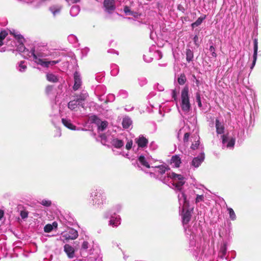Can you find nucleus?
Segmentation results:
<instances>
[{
	"mask_svg": "<svg viewBox=\"0 0 261 261\" xmlns=\"http://www.w3.org/2000/svg\"><path fill=\"white\" fill-rule=\"evenodd\" d=\"M167 169L165 165H157L153 163L151 167L150 173L151 175L164 183H171L178 192L182 190V186L186 182V178L181 174L174 172L166 173Z\"/></svg>",
	"mask_w": 261,
	"mask_h": 261,
	"instance_id": "f257e3e1",
	"label": "nucleus"
},
{
	"mask_svg": "<svg viewBox=\"0 0 261 261\" xmlns=\"http://www.w3.org/2000/svg\"><path fill=\"white\" fill-rule=\"evenodd\" d=\"M29 56L28 59L34 61L37 64L40 65L44 67H48L49 66H54L59 63L61 60L47 61L44 58L48 56L45 50V48H34L30 51H27Z\"/></svg>",
	"mask_w": 261,
	"mask_h": 261,
	"instance_id": "f03ea898",
	"label": "nucleus"
},
{
	"mask_svg": "<svg viewBox=\"0 0 261 261\" xmlns=\"http://www.w3.org/2000/svg\"><path fill=\"white\" fill-rule=\"evenodd\" d=\"M178 198L179 204V208L181 207L182 209V224L185 229L186 230V226L191 219V213L190 211L187 210L189 206V202L187 200L186 195L182 190L178 192Z\"/></svg>",
	"mask_w": 261,
	"mask_h": 261,
	"instance_id": "7ed1b4c3",
	"label": "nucleus"
},
{
	"mask_svg": "<svg viewBox=\"0 0 261 261\" xmlns=\"http://www.w3.org/2000/svg\"><path fill=\"white\" fill-rule=\"evenodd\" d=\"M190 248L191 251L198 260L201 259L206 261V255L204 254L203 247H201V242H196V240L193 237V239L190 240Z\"/></svg>",
	"mask_w": 261,
	"mask_h": 261,
	"instance_id": "20e7f679",
	"label": "nucleus"
},
{
	"mask_svg": "<svg viewBox=\"0 0 261 261\" xmlns=\"http://www.w3.org/2000/svg\"><path fill=\"white\" fill-rule=\"evenodd\" d=\"M92 204L97 206H100L106 202V195L103 190L97 189L93 191L91 194Z\"/></svg>",
	"mask_w": 261,
	"mask_h": 261,
	"instance_id": "39448f33",
	"label": "nucleus"
},
{
	"mask_svg": "<svg viewBox=\"0 0 261 261\" xmlns=\"http://www.w3.org/2000/svg\"><path fill=\"white\" fill-rule=\"evenodd\" d=\"M180 106L184 114H187L191 109L188 86H185L181 90Z\"/></svg>",
	"mask_w": 261,
	"mask_h": 261,
	"instance_id": "423d86ee",
	"label": "nucleus"
},
{
	"mask_svg": "<svg viewBox=\"0 0 261 261\" xmlns=\"http://www.w3.org/2000/svg\"><path fill=\"white\" fill-rule=\"evenodd\" d=\"M189 141L192 142L191 148L195 150L198 148L199 145V137L197 134H193L191 136L188 133H186L184 135V142L185 144H188Z\"/></svg>",
	"mask_w": 261,
	"mask_h": 261,
	"instance_id": "0eeeda50",
	"label": "nucleus"
},
{
	"mask_svg": "<svg viewBox=\"0 0 261 261\" xmlns=\"http://www.w3.org/2000/svg\"><path fill=\"white\" fill-rule=\"evenodd\" d=\"M78 237L77 231L73 228H69L67 231L61 233V237L58 240L65 242L69 240H75Z\"/></svg>",
	"mask_w": 261,
	"mask_h": 261,
	"instance_id": "6e6552de",
	"label": "nucleus"
},
{
	"mask_svg": "<svg viewBox=\"0 0 261 261\" xmlns=\"http://www.w3.org/2000/svg\"><path fill=\"white\" fill-rule=\"evenodd\" d=\"M223 147L232 149L233 148L236 139L228 135H223L222 136Z\"/></svg>",
	"mask_w": 261,
	"mask_h": 261,
	"instance_id": "1a4fd4ad",
	"label": "nucleus"
},
{
	"mask_svg": "<svg viewBox=\"0 0 261 261\" xmlns=\"http://www.w3.org/2000/svg\"><path fill=\"white\" fill-rule=\"evenodd\" d=\"M138 161L144 167L149 169L151 168L153 163H155L154 159L148 156L145 157L144 155H140L138 159Z\"/></svg>",
	"mask_w": 261,
	"mask_h": 261,
	"instance_id": "9d476101",
	"label": "nucleus"
},
{
	"mask_svg": "<svg viewBox=\"0 0 261 261\" xmlns=\"http://www.w3.org/2000/svg\"><path fill=\"white\" fill-rule=\"evenodd\" d=\"M117 0H104L103 6L105 10L109 13H112L115 9V2Z\"/></svg>",
	"mask_w": 261,
	"mask_h": 261,
	"instance_id": "9b49d317",
	"label": "nucleus"
},
{
	"mask_svg": "<svg viewBox=\"0 0 261 261\" xmlns=\"http://www.w3.org/2000/svg\"><path fill=\"white\" fill-rule=\"evenodd\" d=\"M204 159V154L203 152H201L199 155L194 158L192 162L191 165L195 168L198 167L203 162Z\"/></svg>",
	"mask_w": 261,
	"mask_h": 261,
	"instance_id": "f8f14e48",
	"label": "nucleus"
},
{
	"mask_svg": "<svg viewBox=\"0 0 261 261\" xmlns=\"http://www.w3.org/2000/svg\"><path fill=\"white\" fill-rule=\"evenodd\" d=\"M64 251L69 258H73L75 256V250L69 244H65L64 246Z\"/></svg>",
	"mask_w": 261,
	"mask_h": 261,
	"instance_id": "ddd939ff",
	"label": "nucleus"
},
{
	"mask_svg": "<svg viewBox=\"0 0 261 261\" xmlns=\"http://www.w3.org/2000/svg\"><path fill=\"white\" fill-rule=\"evenodd\" d=\"M62 9V6L61 5H54L51 6L49 10L54 17H56L59 15Z\"/></svg>",
	"mask_w": 261,
	"mask_h": 261,
	"instance_id": "4468645a",
	"label": "nucleus"
},
{
	"mask_svg": "<svg viewBox=\"0 0 261 261\" xmlns=\"http://www.w3.org/2000/svg\"><path fill=\"white\" fill-rule=\"evenodd\" d=\"M62 122L63 124L68 129L71 130H81L80 128H76V127L71 123L70 119L67 118H62Z\"/></svg>",
	"mask_w": 261,
	"mask_h": 261,
	"instance_id": "2eb2a0df",
	"label": "nucleus"
},
{
	"mask_svg": "<svg viewBox=\"0 0 261 261\" xmlns=\"http://www.w3.org/2000/svg\"><path fill=\"white\" fill-rule=\"evenodd\" d=\"M216 132L218 134H223L224 132V126L223 120H220L219 119L216 120Z\"/></svg>",
	"mask_w": 261,
	"mask_h": 261,
	"instance_id": "dca6fc26",
	"label": "nucleus"
},
{
	"mask_svg": "<svg viewBox=\"0 0 261 261\" xmlns=\"http://www.w3.org/2000/svg\"><path fill=\"white\" fill-rule=\"evenodd\" d=\"M74 84L73 87L74 90L76 91L80 87L82 81L80 74L75 72L74 74Z\"/></svg>",
	"mask_w": 261,
	"mask_h": 261,
	"instance_id": "f3484780",
	"label": "nucleus"
},
{
	"mask_svg": "<svg viewBox=\"0 0 261 261\" xmlns=\"http://www.w3.org/2000/svg\"><path fill=\"white\" fill-rule=\"evenodd\" d=\"M181 163V159L178 155L172 156L170 160V164L173 167H179Z\"/></svg>",
	"mask_w": 261,
	"mask_h": 261,
	"instance_id": "a211bd4d",
	"label": "nucleus"
},
{
	"mask_svg": "<svg viewBox=\"0 0 261 261\" xmlns=\"http://www.w3.org/2000/svg\"><path fill=\"white\" fill-rule=\"evenodd\" d=\"M136 143L138 144L139 147L143 148L146 146L148 140L143 136H140L139 138L136 139Z\"/></svg>",
	"mask_w": 261,
	"mask_h": 261,
	"instance_id": "6ab92c4d",
	"label": "nucleus"
},
{
	"mask_svg": "<svg viewBox=\"0 0 261 261\" xmlns=\"http://www.w3.org/2000/svg\"><path fill=\"white\" fill-rule=\"evenodd\" d=\"M257 39H254V53H253V61L252 64L251 66V69H252L254 67V66L255 65L256 61L257 60V50H258V45H257Z\"/></svg>",
	"mask_w": 261,
	"mask_h": 261,
	"instance_id": "aec40b11",
	"label": "nucleus"
},
{
	"mask_svg": "<svg viewBox=\"0 0 261 261\" xmlns=\"http://www.w3.org/2000/svg\"><path fill=\"white\" fill-rule=\"evenodd\" d=\"M257 39H254V53H253V61L252 64L251 66V69H252L254 67V66L255 65L256 61L257 60V50H258V45H257Z\"/></svg>",
	"mask_w": 261,
	"mask_h": 261,
	"instance_id": "412c9836",
	"label": "nucleus"
},
{
	"mask_svg": "<svg viewBox=\"0 0 261 261\" xmlns=\"http://www.w3.org/2000/svg\"><path fill=\"white\" fill-rule=\"evenodd\" d=\"M257 39H254V53H253V61L252 64L251 66V69H252L254 67V66L255 65L256 61L257 60V50H258V45H257Z\"/></svg>",
	"mask_w": 261,
	"mask_h": 261,
	"instance_id": "4be33fe9",
	"label": "nucleus"
},
{
	"mask_svg": "<svg viewBox=\"0 0 261 261\" xmlns=\"http://www.w3.org/2000/svg\"><path fill=\"white\" fill-rule=\"evenodd\" d=\"M120 224V218L119 216H117L116 217H111L109 225L113 227H117Z\"/></svg>",
	"mask_w": 261,
	"mask_h": 261,
	"instance_id": "5701e85b",
	"label": "nucleus"
},
{
	"mask_svg": "<svg viewBox=\"0 0 261 261\" xmlns=\"http://www.w3.org/2000/svg\"><path fill=\"white\" fill-rule=\"evenodd\" d=\"M112 145L116 148H120L124 145V143L121 140L114 138L111 141Z\"/></svg>",
	"mask_w": 261,
	"mask_h": 261,
	"instance_id": "b1692460",
	"label": "nucleus"
},
{
	"mask_svg": "<svg viewBox=\"0 0 261 261\" xmlns=\"http://www.w3.org/2000/svg\"><path fill=\"white\" fill-rule=\"evenodd\" d=\"M227 252V243L226 242H223L220 249L219 256L221 258H223L225 256Z\"/></svg>",
	"mask_w": 261,
	"mask_h": 261,
	"instance_id": "393cba45",
	"label": "nucleus"
},
{
	"mask_svg": "<svg viewBox=\"0 0 261 261\" xmlns=\"http://www.w3.org/2000/svg\"><path fill=\"white\" fill-rule=\"evenodd\" d=\"M17 49L19 51L21 52L22 53V56L27 59H28L29 56L27 55L28 52L27 51H29L28 49H27L22 43H20L17 47Z\"/></svg>",
	"mask_w": 261,
	"mask_h": 261,
	"instance_id": "a878e982",
	"label": "nucleus"
},
{
	"mask_svg": "<svg viewBox=\"0 0 261 261\" xmlns=\"http://www.w3.org/2000/svg\"><path fill=\"white\" fill-rule=\"evenodd\" d=\"M132 124V121L130 118L125 117L123 119L122 125L124 128H128Z\"/></svg>",
	"mask_w": 261,
	"mask_h": 261,
	"instance_id": "bb28decb",
	"label": "nucleus"
},
{
	"mask_svg": "<svg viewBox=\"0 0 261 261\" xmlns=\"http://www.w3.org/2000/svg\"><path fill=\"white\" fill-rule=\"evenodd\" d=\"M80 12V7L78 6H73L70 10V15L72 16H76Z\"/></svg>",
	"mask_w": 261,
	"mask_h": 261,
	"instance_id": "cd10ccee",
	"label": "nucleus"
},
{
	"mask_svg": "<svg viewBox=\"0 0 261 261\" xmlns=\"http://www.w3.org/2000/svg\"><path fill=\"white\" fill-rule=\"evenodd\" d=\"M27 68V65L25 63V62L23 61H21L20 62H19L18 65L17 67V69L20 72H21L25 71Z\"/></svg>",
	"mask_w": 261,
	"mask_h": 261,
	"instance_id": "c85d7f7f",
	"label": "nucleus"
},
{
	"mask_svg": "<svg viewBox=\"0 0 261 261\" xmlns=\"http://www.w3.org/2000/svg\"><path fill=\"white\" fill-rule=\"evenodd\" d=\"M79 101L76 99V100H73L70 101L68 105V107L70 110H74L79 103Z\"/></svg>",
	"mask_w": 261,
	"mask_h": 261,
	"instance_id": "c756f323",
	"label": "nucleus"
},
{
	"mask_svg": "<svg viewBox=\"0 0 261 261\" xmlns=\"http://www.w3.org/2000/svg\"><path fill=\"white\" fill-rule=\"evenodd\" d=\"M227 210L228 212L230 220L232 221L235 220L237 218V217L233 209L231 207H227Z\"/></svg>",
	"mask_w": 261,
	"mask_h": 261,
	"instance_id": "7c9ffc66",
	"label": "nucleus"
},
{
	"mask_svg": "<svg viewBox=\"0 0 261 261\" xmlns=\"http://www.w3.org/2000/svg\"><path fill=\"white\" fill-rule=\"evenodd\" d=\"M47 80L51 82H56L58 81V77L55 74L52 73H47L46 74Z\"/></svg>",
	"mask_w": 261,
	"mask_h": 261,
	"instance_id": "2f4dec72",
	"label": "nucleus"
},
{
	"mask_svg": "<svg viewBox=\"0 0 261 261\" xmlns=\"http://www.w3.org/2000/svg\"><path fill=\"white\" fill-rule=\"evenodd\" d=\"M193 59V53L190 49H188L186 50V60L188 62H190L192 61Z\"/></svg>",
	"mask_w": 261,
	"mask_h": 261,
	"instance_id": "473e14b6",
	"label": "nucleus"
},
{
	"mask_svg": "<svg viewBox=\"0 0 261 261\" xmlns=\"http://www.w3.org/2000/svg\"><path fill=\"white\" fill-rule=\"evenodd\" d=\"M8 33L6 31H2L0 33V47L4 44V40L6 38Z\"/></svg>",
	"mask_w": 261,
	"mask_h": 261,
	"instance_id": "72a5a7b5",
	"label": "nucleus"
},
{
	"mask_svg": "<svg viewBox=\"0 0 261 261\" xmlns=\"http://www.w3.org/2000/svg\"><path fill=\"white\" fill-rule=\"evenodd\" d=\"M205 17H206L205 15H204L203 17H199L195 22H194L192 24V27L194 28V27H198L199 25H200L201 24L202 21L205 18Z\"/></svg>",
	"mask_w": 261,
	"mask_h": 261,
	"instance_id": "f704fd0d",
	"label": "nucleus"
},
{
	"mask_svg": "<svg viewBox=\"0 0 261 261\" xmlns=\"http://www.w3.org/2000/svg\"><path fill=\"white\" fill-rule=\"evenodd\" d=\"M88 96L87 92L82 93L80 95L77 96L76 99L79 101L85 100Z\"/></svg>",
	"mask_w": 261,
	"mask_h": 261,
	"instance_id": "c9c22d12",
	"label": "nucleus"
},
{
	"mask_svg": "<svg viewBox=\"0 0 261 261\" xmlns=\"http://www.w3.org/2000/svg\"><path fill=\"white\" fill-rule=\"evenodd\" d=\"M177 81L179 84L184 85L186 81V77L185 74H181L178 77Z\"/></svg>",
	"mask_w": 261,
	"mask_h": 261,
	"instance_id": "e433bc0d",
	"label": "nucleus"
},
{
	"mask_svg": "<svg viewBox=\"0 0 261 261\" xmlns=\"http://www.w3.org/2000/svg\"><path fill=\"white\" fill-rule=\"evenodd\" d=\"M108 123L106 121H102L100 125L98 126V129L99 132H102L107 127Z\"/></svg>",
	"mask_w": 261,
	"mask_h": 261,
	"instance_id": "4c0bfd02",
	"label": "nucleus"
},
{
	"mask_svg": "<svg viewBox=\"0 0 261 261\" xmlns=\"http://www.w3.org/2000/svg\"><path fill=\"white\" fill-rule=\"evenodd\" d=\"M40 203L45 206H50L51 204V201L48 199H43L40 202Z\"/></svg>",
	"mask_w": 261,
	"mask_h": 261,
	"instance_id": "58836bf2",
	"label": "nucleus"
},
{
	"mask_svg": "<svg viewBox=\"0 0 261 261\" xmlns=\"http://www.w3.org/2000/svg\"><path fill=\"white\" fill-rule=\"evenodd\" d=\"M118 96H120L123 98H125L127 96V92L125 90H121L119 91Z\"/></svg>",
	"mask_w": 261,
	"mask_h": 261,
	"instance_id": "ea45409f",
	"label": "nucleus"
},
{
	"mask_svg": "<svg viewBox=\"0 0 261 261\" xmlns=\"http://www.w3.org/2000/svg\"><path fill=\"white\" fill-rule=\"evenodd\" d=\"M90 247V244L87 241H84L81 245V249L86 250Z\"/></svg>",
	"mask_w": 261,
	"mask_h": 261,
	"instance_id": "a19ab883",
	"label": "nucleus"
},
{
	"mask_svg": "<svg viewBox=\"0 0 261 261\" xmlns=\"http://www.w3.org/2000/svg\"><path fill=\"white\" fill-rule=\"evenodd\" d=\"M209 50L211 53V55L213 57L216 58L217 57V54L216 53L215 48L213 45L210 46Z\"/></svg>",
	"mask_w": 261,
	"mask_h": 261,
	"instance_id": "79ce46f5",
	"label": "nucleus"
},
{
	"mask_svg": "<svg viewBox=\"0 0 261 261\" xmlns=\"http://www.w3.org/2000/svg\"><path fill=\"white\" fill-rule=\"evenodd\" d=\"M53 229V225L47 224L44 226V230L46 232H50Z\"/></svg>",
	"mask_w": 261,
	"mask_h": 261,
	"instance_id": "37998d69",
	"label": "nucleus"
},
{
	"mask_svg": "<svg viewBox=\"0 0 261 261\" xmlns=\"http://www.w3.org/2000/svg\"><path fill=\"white\" fill-rule=\"evenodd\" d=\"M196 99L198 107L201 108L202 107V103L200 99V95L199 92H197L196 94Z\"/></svg>",
	"mask_w": 261,
	"mask_h": 261,
	"instance_id": "c03bdc74",
	"label": "nucleus"
},
{
	"mask_svg": "<svg viewBox=\"0 0 261 261\" xmlns=\"http://www.w3.org/2000/svg\"><path fill=\"white\" fill-rule=\"evenodd\" d=\"M171 96L172 97V98H173L174 100L175 101H176L177 102V92L176 91V90L175 89L174 90H172L171 91Z\"/></svg>",
	"mask_w": 261,
	"mask_h": 261,
	"instance_id": "a18cd8bd",
	"label": "nucleus"
},
{
	"mask_svg": "<svg viewBox=\"0 0 261 261\" xmlns=\"http://www.w3.org/2000/svg\"><path fill=\"white\" fill-rule=\"evenodd\" d=\"M138 80H139V84L141 86L145 85L147 83V80H146V78H145V77H140L138 79Z\"/></svg>",
	"mask_w": 261,
	"mask_h": 261,
	"instance_id": "49530a36",
	"label": "nucleus"
},
{
	"mask_svg": "<svg viewBox=\"0 0 261 261\" xmlns=\"http://www.w3.org/2000/svg\"><path fill=\"white\" fill-rule=\"evenodd\" d=\"M68 39L70 42H71L72 43L76 42L77 41L76 37L73 35H71L69 36L68 37Z\"/></svg>",
	"mask_w": 261,
	"mask_h": 261,
	"instance_id": "de8ad7c7",
	"label": "nucleus"
},
{
	"mask_svg": "<svg viewBox=\"0 0 261 261\" xmlns=\"http://www.w3.org/2000/svg\"><path fill=\"white\" fill-rule=\"evenodd\" d=\"M203 199H204V197L202 194H201V195L197 194V197L196 198V202L198 203V202L202 201H203Z\"/></svg>",
	"mask_w": 261,
	"mask_h": 261,
	"instance_id": "09e8293b",
	"label": "nucleus"
},
{
	"mask_svg": "<svg viewBox=\"0 0 261 261\" xmlns=\"http://www.w3.org/2000/svg\"><path fill=\"white\" fill-rule=\"evenodd\" d=\"M124 12H125L126 15H133V13L130 11V9L128 7L126 6L124 7Z\"/></svg>",
	"mask_w": 261,
	"mask_h": 261,
	"instance_id": "8fccbe9b",
	"label": "nucleus"
},
{
	"mask_svg": "<svg viewBox=\"0 0 261 261\" xmlns=\"http://www.w3.org/2000/svg\"><path fill=\"white\" fill-rule=\"evenodd\" d=\"M155 88H156L159 91H163L164 90V87L163 85L157 83L154 85Z\"/></svg>",
	"mask_w": 261,
	"mask_h": 261,
	"instance_id": "3c124183",
	"label": "nucleus"
},
{
	"mask_svg": "<svg viewBox=\"0 0 261 261\" xmlns=\"http://www.w3.org/2000/svg\"><path fill=\"white\" fill-rule=\"evenodd\" d=\"M116 154H121L122 156H124V157H126L127 158H129V153H128V152H124V151H122V152H120V153H118V152H116L115 153Z\"/></svg>",
	"mask_w": 261,
	"mask_h": 261,
	"instance_id": "603ef678",
	"label": "nucleus"
},
{
	"mask_svg": "<svg viewBox=\"0 0 261 261\" xmlns=\"http://www.w3.org/2000/svg\"><path fill=\"white\" fill-rule=\"evenodd\" d=\"M132 145H133V141H128L126 144L125 148L127 150H128L130 149H131V148L132 147Z\"/></svg>",
	"mask_w": 261,
	"mask_h": 261,
	"instance_id": "864d4df0",
	"label": "nucleus"
},
{
	"mask_svg": "<svg viewBox=\"0 0 261 261\" xmlns=\"http://www.w3.org/2000/svg\"><path fill=\"white\" fill-rule=\"evenodd\" d=\"M53 89V86H47L46 88V93L49 94Z\"/></svg>",
	"mask_w": 261,
	"mask_h": 261,
	"instance_id": "5fc2aeb1",
	"label": "nucleus"
},
{
	"mask_svg": "<svg viewBox=\"0 0 261 261\" xmlns=\"http://www.w3.org/2000/svg\"><path fill=\"white\" fill-rule=\"evenodd\" d=\"M14 36L16 38L18 39L20 42H21L23 39L22 36L20 35L14 34Z\"/></svg>",
	"mask_w": 261,
	"mask_h": 261,
	"instance_id": "6e6d98bb",
	"label": "nucleus"
},
{
	"mask_svg": "<svg viewBox=\"0 0 261 261\" xmlns=\"http://www.w3.org/2000/svg\"><path fill=\"white\" fill-rule=\"evenodd\" d=\"M193 40H194V43L197 46H199V44H198V37L197 35L195 36L194 38H193Z\"/></svg>",
	"mask_w": 261,
	"mask_h": 261,
	"instance_id": "4d7b16f0",
	"label": "nucleus"
},
{
	"mask_svg": "<svg viewBox=\"0 0 261 261\" xmlns=\"http://www.w3.org/2000/svg\"><path fill=\"white\" fill-rule=\"evenodd\" d=\"M121 205L120 204H117L115 206V208L116 209V212H119L121 209Z\"/></svg>",
	"mask_w": 261,
	"mask_h": 261,
	"instance_id": "13d9d810",
	"label": "nucleus"
},
{
	"mask_svg": "<svg viewBox=\"0 0 261 261\" xmlns=\"http://www.w3.org/2000/svg\"><path fill=\"white\" fill-rule=\"evenodd\" d=\"M134 109L133 107H130L128 106H126L125 107V110L127 111H131Z\"/></svg>",
	"mask_w": 261,
	"mask_h": 261,
	"instance_id": "bf43d9fd",
	"label": "nucleus"
},
{
	"mask_svg": "<svg viewBox=\"0 0 261 261\" xmlns=\"http://www.w3.org/2000/svg\"><path fill=\"white\" fill-rule=\"evenodd\" d=\"M21 216L22 218H25L28 217V214L26 212H21Z\"/></svg>",
	"mask_w": 261,
	"mask_h": 261,
	"instance_id": "052dcab7",
	"label": "nucleus"
},
{
	"mask_svg": "<svg viewBox=\"0 0 261 261\" xmlns=\"http://www.w3.org/2000/svg\"><path fill=\"white\" fill-rule=\"evenodd\" d=\"M155 54H156V55H158V56L159 57V59L162 58V54L161 52H160L159 51H157L155 52Z\"/></svg>",
	"mask_w": 261,
	"mask_h": 261,
	"instance_id": "680f3d73",
	"label": "nucleus"
},
{
	"mask_svg": "<svg viewBox=\"0 0 261 261\" xmlns=\"http://www.w3.org/2000/svg\"><path fill=\"white\" fill-rule=\"evenodd\" d=\"M144 60L147 62H150L152 60L151 58H149L148 59H146V55H144Z\"/></svg>",
	"mask_w": 261,
	"mask_h": 261,
	"instance_id": "e2e57ef3",
	"label": "nucleus"
},
{
	"mask_svg": "<svg viewBox=\"0 0 261 261\" xmlns=\"http://www.w3.org/2000/svg\"><path fill=\"white\" fill-rule=\"evenodd\" d=\"M68 3H77L79 0H66Z\"/></svg>",
	"mask_w": 261,
	"mask_h": 261,
	"instance_id": "0e129e2a",
	"label": "nucleus"
},
{
	"mask_svg": "<svg viewBox=\"0 0 261 261\" xmlns=\"http://www.w3.org/2000/svg\"><path fill=\"white\" fill-rule=\"evenodd\" d=\"M117 70H116V71L114 70L111 71V73L113 75H116L117 74Z\"/></svg>",
	"mask_w": 261,
	"mask_h": 261,
	"instance_id": "69168bd1",
	"label": "nucleus"
},
{
	"mask_svg": "<svg viewBox=\"0 0 261 261\" xmlns=\"http://www.w3.org/2000/svg\"><path fill=\"white\" fill-rule=\"evenodd\" d=\"M4 216V212L2 211H0V220L3 218Z\"/></svg>",
	"mask_w": 261,
	"mask_h": 261,
	"instance_id": "338daca9",
	"label": "nucleus"
},
{
	"mask_svg": "<svg viewBox=\"0 0 261 261\" xmlns=\"http://www.w3.org/2000/svg\"><path fill=\"white\" fill-rule=\"evenodd\" d=\"M51 225H53V228L54 227L57 228V226H58V224L57 222H54Z\"/></svg>",
	"mask_w": 261,
	"mask_h": 261,
	"instance_id": "774afa93",
	"label": "nucleus"
}]
</instances>
